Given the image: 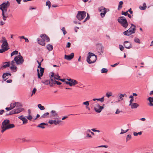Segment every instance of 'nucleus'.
Segmentation results:
<instances>
[{"instance_id": "1", "label": "nucleus", "mask_w": 153, "mask_h": 153, "mask_svg": "<svg viewBox=\"0 0 153 153\" xmlns=\"http://www.w3.org/2000/svg\"><path fill=\"white\" fill-rule=\"evenodd\" d=\"M10 120L8 119L4 120L2 123L1 128L2 130L1 132L3 133L6 130L13 128L15 126L13 124H9Z\"/></svg>"}, {"instance_id": "2", "label": "nucleus", "mask_w": 153, "mask_h": 153, "mask_svg": "<svg viewBox=\"0 0 153 153\" xmlns=\"http://www.w3.org/2000/svg\"><path fill=\"white\" fill-rule=\"evenodd\" d=\"M97 59V56L94 53L89 52L87 57L86 61L89 64L95 62Z\"/></svg>"}, {"instance_id": "3", "label": "nucleus", "mask_w": 153, "mask_h": 153, "mask_svg": "<svg viewBox=\"0 0 153 153\" xmlns=\"http://www.w3.org/2000/svg\"><path fill=\"white\" fill-rule=\"evenodd\" d=\"M17 65L19 64V55L16 56L14 59L10 63L11 66L10 67L11 70L13 72H16L17 71V67L15 66V64Z\"/></svg>"}, {"instance_id": "4", "label": "nucleus", "mask_w": 153, "mask_h": 153, "mask_svg": "<svg viewBox=\"0 0 153 153\" xmlns=\"http://www.w3.org/2000/svg\"><path fill=\"white\" fill-rule=\"evenodd\" d=\"M118 22L124 28L127 27L128 25V23L126 19L124 16H120L117 19Z\"/></svg>"}, {"instance_id": "5", "label": "nucleus", "mask_w": 153, "mask_h": 153, "mask_svg": "<svg viewBox=\"0 0 153 153\" xmlns=\"http://www.w3.org/2000/svg\"><path fill=\"white\" fill-rule=\"evenodd\" d=\"M131 25L134 27L132 28L131 27L128 30L124 31L123 34L126 36H129L132 34L135 33L136 30L135 26L133 24H131Z\"/></svg>"}, {"instance_id": "6", "label": "nucleus", "mask_w": 153, "mask_h": 153, "mask_svg": "<svg viewBox=\"0 0 153 153\" xmlns=\"http://www.w3.org/2000/svg\"><path fill=\"white\" fill-rule=\"evenodd\" d=\"M86 16V12L85 11H78L76 17L78 20L81 21Z\"/></svg>"}, {"instance_id": "7", "label": "nucleus", "mask_w": 153, "mask_h": 153, "mask_svg": "<svg viewBox=\"0 0 153 153\" xmlns=\"http://www.w3.org/2000/svg\"><path fill=\"white\" fill-rule=\"evenodd\" d=\"M98 10L99 12H102L100 13V15L102 18H103L105 17L107 11H109V9L105 8L104 7L101 6L98 8Z\"/></svg>"}, {"instance_id": "8", "label": "nucleus", "mask_w": 153, "mask_h": 153, "mask_svg": "<svg viewBox=\"0 0 153 153\" xmlns=\"http://www.w3.org/2000/svg\"><path fill=\"white\" fill-rule=\"evenodd\" d=\"M9 6V3L7 1V2L3 3L0 5V9L1 10L2 12L4 11H6L7 8Z\"/></svg>"}, {"instance_id": "9", "label": "nucleus", "mask_w": 153, "mask_h": 153, "mask_svg": "<svg viewBox=\"0 0 153 153\" xmlns=\"http://www.w3.org/2000/svg\"><path fill=\"white\" fill-rule=\"evenodd\" d=\"M0 42L2 43L1 45V48H7L8 45V44L7 42V41L5 37H2L1 39L0 40Z\"/></svg>"}, {"instance_id": "10", "label": "nucleus", "mask_w": 153, "mask_h": 153, "mask_svg": "<svg viewBox=\"0 0 153 153\" xmlns=\"http://www.w3.org/2000/svg\"><path fill=\"white\" fill-rule=\"evenodd\" d=\"M49 77L51 79H53V80H58L60 79V76L58 75H55L54 73L53 72H51L49 74Z\"/></svg>"}, {"instance_id": "11", "label": "nucleus", "mask_w": 153, "mask_h": 153, "mask_svg": "<svg viewBox=\"0 0 153 153\" xmlns=\"http://www.w3.org/2000/svg\"><path fill=\"white\" fill-rule=\"evenodd\" d=\"M96 106V107H94V109L95 111L97 113H100L102 109L104 108L103 106H100L97 103Z\"/></svg>"}, {"instance_id": "12", "label": "nucleus", "mask_w": 153, "mask_h": 153, "mask_svg": "<svg viewBox=\"0 0 153 153\" xmlns=\"http://www.w3.org/2000/svg\"><path fill=\"white\" fill-rule=\"evenodd\" d=\"M124 47L127 49H130L132 47L131 43L128 41H125L123 43Z\"/></svg>"}, {"instance_id": "13", "label": "nucleus", "mask_w": 153, "mask_h": 153, "mask_svg": "<svg viewBox=\"0 0 153 153\" xmlns=\"http://www.w3.org/2000/svg\"><path fill=\"white\" fill-rule=\"evenodd\" d=\"M19 113V108H17L16 109H13L10 111L9 113H7L5 114V116H7L8 115H12L15 114H17Z\"/></svg>"}, {"instance_id": "14", "label": "nucleus", "mask_w": 153, "mask_h": 153, "mask_svg": "<svg viewBox=\"0 0 153 153\" xmlns=\"http://www.w3.org/2000/svg\"><path fill=\"white\" fill-rule=\"evenodd\" d=\"M41 82L46 85H48L49 84L50 86L51 87L53 86V85L52 83V81L51 82V78H50L49 80L46 79L44 80H42L41 81Z\"/></svg>"}, {"instance_id": "15", "label": "nucleus", "mask_w": 153, "mask_h": 153, "mask_svg": "<svg viewBox=\"0 0 153 153\" xmlns=\"http://www.w3.org/2000/svg\"><path fill=\"white\" fill-rule=\"evenodd\" d=\"M44 68H41L40 70V74L39 73V69H37V75L38 78H39L40 79L41 77L42 76H43V73L44 72Z\"/></svg>"}, {"instance_id": "16", "label": "nucleus", "mask_w": 153, "mask_h": 153, "mask_svg": "<svg viewBox=\"0 0 153 153\" xmlns=\"http://www.w3.org/2000/svg\"><path fill=\"white\" fill-rule=\"evenodd\" d=\"M50 117H56V119H58L59 117L58 114L54 110H52L51 112Z\"/></svg>"}, {"instance_id": "17", "label": "nucleus", "mask_w": 153, "mask_h": 153, "mask_svg": "<svg viewBox=\"0 0 153 153\" xmlns=\"http://www.w3.org/2000/svg\"><path fill=\"white\" fill-rule=\"evenodd\" d=\"M11 74L10 73H4L2 76V78L3 79V80L6 81V79L9 78L8 76H11Z\"/></svg>"}, {"instance_id": "18", "label": "nucleus", "mask_w": 153, "mask_h": 153, "mask_svg": "<svg viewBox=\"0 0 153 153\" xmlns=\"http://www.w3.org/2000/svg\"><path fill=\"white\" fill-rule=\"evenodd\" d=\"M19 103L18 102H15L13 103H11L10 104V106L12 109H13L15 107H16V108H17V109L18 108L19 109Z\"/></svg>"}, {"instance_id": "19", "label": "nucleus", "mask_w": 153, "mask_h": 153, "mask_svg": "<svg viewBox=\"0 0 153 153\" xmlns=\"http://www.w3.org/2000/svg\"><path fill=\"white\" fill-rule=\"evenodd\" d=\"M74 54L73 53H71L69 55H65V58L68 60H70L73 59L74 57Z\"/></svg>"}, {"instance_id": "20", "label": "nucleus", "mask_w": 153, "mask_h": 153, "mask_svg": "<svg viewBox=\"0 0 153 153\" xmlns=\"http://www.w3.org/2000/svg\"><path fill=\"white\" fill-rule=\"evenodd\" d=\"M37 41L39 45L43 46H45V41L43 38H42V39L40 40L39 39H37Z\"/></svg>"}, {"instance_id": "21", "label": "nucleus", "mask_w": 153, "mask_h": 153, "mask_svg": "<svg viewBox=\"0 0 153 153\" xmlns=\"http://www.w3.org/2000/svg\"><path fill=\"white\" fill-rule=\"evenodd\" d=\"M40 37L41 38H43L47 42H49L50 41V39L48 36L46 35L45 34H42L40 35Z\"/></svg>"}, {"instance_id": "22", "label": "nucleus", "mask_w": 153, "mask_h": 153, "mask_svg": "<svg viewBox=\"0 0 153 153\" xmlns=\"http://www.w3.org/2000/svg\"><path fill=\"white\" fill-rule=\"evenodd\" d=\"M66 80L69 81V82L72 84V86L78 83L77 82L76 80L71 79H66Z\"/></svg>"}, {"instance_id": "23", "label": "nucleus", "mask_w": 153, "mask_h": 153, "mask_svg": "<svg viewBox=\"0 0 153 153\" xmlns=\"http://www.w3.org/2000/svg\"><path fill=\"white\" fill-rule=\"evenodd\" d=\"M26 117H23L22 115L20 116V119L22 120L23 121V124H25L27 123L28 120L27 119L25 118Z\"/></svg>"}, {"instance_id": "24", "label": "nucleus", "mask_w": 153, "mask_h": 153, "mask_svg": "<svg viewBox=\"0 0 153 153\" xmlns=\"http://www.w3.org/2000/svg\"><path fill=\"white\" fill-rule=\"evenodd\" d=\"M129 105L131 106L132 109L136 108L139 106V105L136 103H131V104L129 103Z\"/></svg>"}, {"instance_id": "25", "label": "nucleus", "mask_w": 153, "mask_h": 153, "mask_svg": "<svg viewBox=\"0 0 153 153\" xmlns=\"http://www.w3.org/2000/svg\"><path fill=\"white\" fill-rule=\"evenodd\" d=\"M147 100L149 102L148 105L150 106H153V97H149Z\"/></svg>"}, {"instance_id": "26", "label": "nucleus", "mask_w": 153, "mask_h": 153, "mask_svg": "<svg viewBox=\"0 0 153 153\" xmlns=\"http://www.w3.org/2000/svg\"><path fill=\"white\" fill-rule=\"evenodd\" d=\"M51 82L52 81V85H53H53H54L56 84L58 85H60L62 83L60 82H58V81H56L55 80H53V79H51Z\"/></svg>"}, {"instance_id": "27", "label": "nucleus", "mask_w": 153, "mask_h": 153, "mask_svg": "<svg viewBox=\"0 0 153 153\" xmlns=\"http://www.w3.org/2000/svg\"><path fill=\"white\" fill-rule=\"evenodd\" d=\"M147 7L146 4L145 3H144L143 4V6H142L141 5L139 6V9L141 10H145Z\"/></svg>"}, {"instance_id": "28", "label": "nucleus", "mask_w": 153, "mask_h": 153, "mask_svg": "<svg viewBox=\"0 0 153 153\" xmlns=\"http://www.w3.org/2000/svg\"><path fill=\"white\" fill-rule=\"evenodd\" d=\"M48 124L44 123H42L39 124L37 126L38 127L44 129L45 128V127L43 126L47 125Z\"/></svg>"}, {"instance_id": "29", "label": "nucleus", "mask_w": 153, "mask_h": 153, "mask_svg": "<svg viewBox=\"0 0 153 153\" xmlns=\"http://www.w3.org/2000/svg\"><path fill=\"white\" fill-rule=\"evenodd\" d=\"M123 2L122 1H120L119 3V5L117 8L118 10H120L122 7V5L123 4Z\"/></svg>"}, {"instance_id": "30", "label": "nucleus", "mask_w": 153, "mask_h": 153, "mask_svg": "<svg viewBox=\"0 0 153 153\" xmlns=\"http://www.w3.org/2000/svg\"><path fill=\"white\" fill-rule=\"evenodd\" d=\"M4 65H3L2 67L6 68L7 67H9L10 65V62H5L4 63Z\"/></svg>"}, {"instance_id": "31", "label": "nucleus", "mask_w": 153, "mask_h": 153, "mask_svg": "<svg viewBox=\"0 0 153 153\" xmlns=\"http://www.w3.org/2000/svg\"><path fill=\"white\" fill-rule=\"evenodd\" d=\"M53 46L50 44H48L46 46L47 49L49 50V51H51L53 49Z\"/></svg>"}, {"instance_id": "32", "label": "nucleus", "mask_w": 153, "mask_h": 153, "mask_svg": "<svg viewBox=\"0 0 153 153\" xmlns=\"http://www.w3.org/2000/svg\"><path fill=\"white\" fill-rule=\"evenodd\" d=\"M20 56H19V63L20 64H22L24 62V60L22 57V56L20 55Z\"/></svg>"}, {"instance_id": "33", "label": "nucleus", "mask_w": 153, "mask_h": 153, "mask_svg": "<svg viewBox=\"0 0 153 153\" xmlns=\"http://www.w3.org/2000/svg\"><path fill=\"white\" fill-rule=\"evenodd\" d=\"M49 114V113L46 112L43 114L41 117V118H45L47 117Z\"/></svg>"}, {"instance_id": "34", "label": "nucleus", "mask_w": 153, "mask_h": 153, "mask_svg": "<svg viewBox=\"0 0 153 153\" xmlns=\"http://www.w3.org/2000/svg\"><path fill=\"white\" fill-rule=\"evenodd\" d=\"M56 122V120H49L48 123L50 124L51 125H52L54 124L55 125Z\"/></svg>"}, {"instance_id": "35", "label": "nucleus", "mask_w": 153, "mask_h": 153, "mask_svg": "<svg viewBox=\"0 0 153 153\" xmlns=\"http://www.w3.org/2000/svg\"><path fill=\"white\" fill-rule=\"evenodd\" d=\"M2 48V49H0V53H3L4 52H5L8 50L9 49V48Z\"/></svg>"}, {"instance_id": "36", "label": "nucleus", "mask_w": 153, "mask_h": 153, "mask_svg": "<svg viewBox=\"0 0 153 153\" xmlns=\"http://www.w3.org/2000/svg\"><path fill=\"white\" fill-rule=\"evenodd\" d=\"M46 6H48V9H50L51 5V3L50 1L49 0L47 1L46 3Z\"/></svg>"}, {"instance_id": "37", "label": "nucleus", "mask_w": 153, "mask_h": 153, "mask_svg": "<svg viewBox=\"0 0 153 153\" xmlns=\"http://www.w3.org/2000/svg\"><path fill=\"white\" fill-rule=\"evenodd\" d=\"M18 53V51H17L15 50L13 51L11 54V56H13L14 55H17Z\"/></svg>"}, {"instance_id": "38", "label": "nucleus", "mask_w": 153, "mask_h": 153, "mask_svg": "<svg viewBox=\"0 0 153 153\" xmlns=\"http://www.w3.org/2000/svg\"><path fill=\"white\" fill-rule=\"evenodd\" d=\"M38 107L41 110H43L45 109L44 107L42 106L41 104H39L38 105Z\"/></svg>"}, {"instance_id": "39", "label": "nucleus", "mask_w": 153, "mask_h": 153, "mask_svg": "<svg viewBox=\"0 0 153 153\" xmlns=\"http://www.w3.org/2000/svg\"><path fill=\"white\" fill-rule=\"evenodd\" d=\"M129 98H131L129 101V103L131 104V103L133 102L134 100V97L132 95H130L129 97Z\"/></svg>"}, {"instance_id": "40", "label": "nucleus", "mask_w": 153, "mask_h": 153, "mask_svg": "<svg viewBox=\"0 0 153 153\" xmlns=\"http://www.w3.org/2000/svg\"><path fill=\"white\" fill-rule=\"evenodd\" d=\"M108 71V69L106 68H102L101 70L102 73H106Z\"/></svg>"}, {"instance_id": "41", "label": "nucleus", "mask_w": 153, "mask_h": 153, "mask_svg": "<svg viewBox=\"0 0 153 153\" xmlns=\"http://www.w3.org/2000/svg\"><path fill=\"white\" fill-rule=\"evenodd\" d=\"M126 96V97H127V95L126 94H121L120 95H119V97L120 99H121V100H123V97Z\"/></svg>"}, {"instance_id": "42", "label": "nucleus", "mask_w": 153, "mask_h": 153, "mask_svg": "<svg viewBox=\"0 0 153 153\" xmlns=\"http://www.w3.org/2000/svg\"><path fill=\"white\" fill-rule=\"evenodd\" d=\"M26 117L27 119L30 121H31L33 118L32 117L31 114L28 115V116H26Z\"/></svg>"}, {"instance_id": "43", "label": "nucleus", "mask_w": 153, "mask_h": 153, "mask_svg": "<svg viewBox=\"0 0 153 153\" xmlns=\"http://www.w3.org/2000/svg\"><path fill=\"white\" fill-rule=\"evenodd\" d=\"M134 41L135 42L137 43H140V41L139 39L137 38V37H135L134 39Z\"/></svg>"}, {"instance_id": "44", "label": "nucleus", "mask_w": 153, "mask_h": 153, "mask_svg": "<svg viewBox=\"0 0 153 153\" xmlns=\"http://www.w3.org/2000/svg\"><path fill=\"white\" fill-rule=\"evenodd\" d=\"M133 134H134V136H137L138 135H140L142 134V132L141 131H140V132H139L138 133H137L136 132H134V133H133Z\"/></svg>"}, {"instance_id": "45", "label": "nucleus", "mask_w": 153, "mask_h": 153, "mask_svg": "<svg viewBox=\"0 0 153 153\" xmlns=\"http://www.w3.org/2000/svg\"><path fill=\"white\" fill-rule=\"evenodd\" d=\"M131 135L130 134H128L126 136V141H128L131 139Z\"/></svg>"}, {"instance_id": "46", "label": "nucleus", "mask_w": 153, "mask_h": 153, "mask_svg": "<svg viewBox=\"0 0 153 153\" xmlns=\"http://www.w3.org/2000/svg\"><path fill=\"white\" fill-rule=\"evenodd\" d=\"M83 104L84 105H85L86 106V108H88V107L87 106H88L89 105V102L88 101H86L85 102H84L83 103Z\"/></svg>"}, {"instance_id": "47", "label": "nucleus", "mask_w": 153, "mask_h": 153, "mask_svg": "<svg viewBox=\"0 0 153 153\" xmlns=\"http://www.w3.org/2000/svg\"><path fill=\"white\" fill-rule=\"evenodd\" d=\"M61 30L63 32V33L64 35H65L67 33V32L65 30V28L64 27H63L62 28Z\"/></svg>"}, {"instance_id": "48", "label": "nucleus", "mask_w": 153, "mask_h": 153, "mask_svg": "<svg viewBox=\"0 0 153 153\" xmlns=\"http://www.w3.org/2000/svg\"><path fill=\"white\" fill-rule=\"evenodd\" d=\"M62 122V121L61 120H56L55 125L56 126L58 125H61L60 123Z\"/></svg>"}, {"instance_id": "49", "label": "nucleus", "mask_w": 153, "mask_h": 153, "mask_svg": "<svg viewBox=\"0 0 153 153\" xmlns=\"http://www.w3.org/2000/svg\"><path fill=\"white\" fill-rule=\"evenodd\" d=\"M36 88H34L33 89V90L32 91V93L31 95V96H32L33 94H34L36 93Z\"/></svg>"}, {"instance_id": "50", "label": "nucleus", "mask_w": 153, "mask_h": 153, "mask_svg": "<svg viewBox=\"0 0 153 153\" xmlns=\"http://www.w3.org/2000/svg\"><path fill=\"white\" fill-rule=\"evenodd\" d=\"M104 100V97H103L101 98L97 99V100L100 101L101 102H103Z\"/></svg>"}, {"instance_id": "51", "label": "nucleus", "mask_w": 153, "mask_h": 153, "mask_svg": "<svg viewBox=\"0 0 153 153\" xmlns=\"http://www.w3.org/2000/svg\"><path fill=\"white\" fill-rule=\"evenodd\" d=\"M22 107V105L20 103V113L24 110V108H21Z\"/></svg>"}, {"instance_id": "52", "label": "nucleus", "mask_w": 153, "mask_h": 153, "mask_svg": "<svg viewBox=\"0 0 153 153\" xmlns=\"http://www.w3.org/2000/svg\"><path fill=\"white\" fill-rule=\"evenodd\" d=\"M128 11H127L126 12H124L123 11H122L121 14L122 15H124L125 16H126L128 14Z\"/></svg>"}, {"instance_id": "53", "label": "nucleus", "mask_w": 153, "mask_h": 153, "mask_svg": "<svg viewBox=\"0 0 153 153\" xmlns=\"http://www.w3.org/2000/svg\"><path fill=\"white\" fill-rule=\"evenodd\" d=\"M119 48H120V50L121 51H123L124 49V48L121 45H119Z\"/></svg>"}, {"instance_id": "54", "label": "nucleus", "mask_w": 153, "mask_h": 153, "mask_svg": "<svg viewBox=\"0 0 153 153\" xmlns=\"http://www.w3.org/2000/svg\"><path fill=\"white\" fill-rule=\"evenodd\" d=\"M100 55L102 54V53H103L104 48L102 46H101L100 48Z\"/></svg>"}, {"instance_id": "55", "label": "nucleus", "mask_w": 153, "mask_h": 153, "mask_svg": "<svg viewBox=\"0 0 153 153\" xmlns=\"http://www.w3.org/2000/svg\"><path fill=\"white\" fill-rule=\"evenodd\" d=\"M112 93H110L109 94L108 93H107L106 94V96L108 98H109L110 96H111Z\"/></svg>"}, {"instance_id": "56", "label": "nucleus", "mask_w": 153, "mask_h": 153, "mask_svg": "<svg viewBox=\"0 0 153 153\" xmlns=\"http://www.w3.org/2000/svg\"><path fill=\"white\" fill-rule=\"evenodd\" d=\"M86 138H91L92 136H91L88 133H86Z\"/></svg>"}, {"instance_id": "57", "label": "nucleus", "mask_w": 153, "mask_h": 153, "mask_svg": "<svg viewBox=\"0 0 153 153\" xmlns=\"http://www.w3.org/2000/svg\"><path fill=\"white\" fill-rule=\"evenodd\" d=\"M2 16H3V19L4 20H6V17L4 14V12H2Z\"/></svg>"}, {"instance_id": "58", "label": "nucleus", "mask_w": 153, "mask_h": 153, "mask_svg": "<svg viewBox=\"0 0 153 153\" xmlns=\"http://www.w3.org/2000/svg\"><path fill=\"white\" fill-rule=\"evenodd\" d=\"M108 146L107 145H101L100 146H98V147H105V148H108Z\"/></svg>"}, {"instance_id": "59", "label": "nucleus", "mask_w": 153, "mask_h": 153, "mask_svg": "<svg viewBox=\"0 0 153 153\" xmlns=\"http://www.w3.org/2000/svg\"><path fill=\"white\" fill-rule=\"evenodd\" d=\"M71 45V44L70 42H68L67 43V45H66V47L69 48L70 47Z\"/></svg>"}, {"instance_id": "60", "label": "nucleus", "mask_w": 153, "mask_h": 153, "mask_svg": "<svg viewBox=\"0 0 153 153\" xmlns=\"http://www.w3.org/2000/svg\"><path fill=\"white\" fill-rule=\"evenodd\" d=\"M119 63H117L114 65H111V66L112 67H114L117 66L119 64Z\"/></svg>"}, {"instance_id": "61", "label": "nucleus", "mask_w": 153, "mask_h": 153, "mask_svg": "<svg viewBox=\"0 0 153 153\" xmlns=\"http://www.w3.org/2000/svg\"><path fill=\"white\" fill-rule=\"evenodd\" d=\"M65 82L66 84L68 85H69L70 86H72V85L71 83H70V82H69L68 81H65Z\"/></svg>"}, {"instance_id": "62", "label": "nucleus", "mask_w": 153, "mask_h": 153, "mask_svg": "<svg viewBox=\"0 0 153 153\" xmlns=\"http://www.w3.org/2000/svg\"><path fill=\"white\" fill-rule=\"evenodd\" d=\"M127 11L129 12L130 13L131 15L132 14L133 12V11L131 10V8H130Z\"/></svg>"}, {"instance_id": "63", "label": "nucleus", "mask_w": 153, "mask_h": 153, "mask_svg": "<svg viewBox=\"0 0 153 153\" xmlns=\"http://www.w3.org/2000/svg\"><path fill=\"white\" fill-rule=\"evenodd\" d=\"M5 111L4 110H0V115L4 113Z\"/></svg>"}, {"instance_id": "64", "label": "nucleus", "mask_w": 153, "mask_h": 153, "mask_svg": "<svg viewBox=\"0 0 153 153\" xmlns=\"http://www.w3.org/2000/svg\"><path fill=\"white\" fill-rule=\"evenodd\" d=\"M5 109L7 111H9L10 110H12L10 106L9 107H6L5 108Z\"/></svg>"}]
</instances>
